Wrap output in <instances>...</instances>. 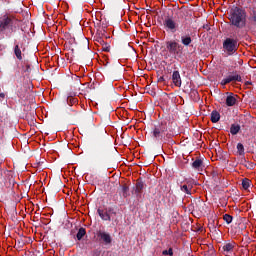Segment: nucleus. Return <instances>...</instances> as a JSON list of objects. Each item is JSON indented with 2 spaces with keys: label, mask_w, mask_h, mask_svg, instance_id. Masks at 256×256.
<instances>
[{
  "label": "nucleus",
  "mask_w": 256,
  "mask_h": 256,
  "mask_svg": "<svg viewBox=\"0 0 256 256\" xmlns=\"http://www.w3.org/2000/svg\"><path fill=\"white\" fill-rule=\"evenodd\" d=\"M229 21L231 25L237 27L238 29H243L245 27V23L247 21V14L245 10L235 7L230 11Z\"/></svg>",
  "instance_id": "f257e3e1"
},
{
  "label": "nucleus",
  "mask_w": 256,
  "mask_h": 256,
  "mask_svg": "<svg viewBox=\"0 0 256 256\" xmlns=\"http://www.w3.org/2000/svg\"><path fill=\"white\" fill-rule=\"evenodd\" d=\"M166 51L174 57V59H181L183 57V46L175 40L166 41Z\"/></svg>",
  "instance_id": "f03ea898"
},
{
  "label": "nucleus",
  "mask_w": 256,
  "mask_h": 256,
  "mask_svg": "<svg viewBox=\"0 0 256 256\" xmlns=\"http://www.w3.org/2000/svg\"><path fill=\"white\" fill-rule=\"evenodd\" d=\"M15 25H17V20H15V18L8 15L2 16L0 18V33H5V31L13 33V31H15Z\"/></svg>",
  "instance_id": "7ed1b4c3"
},
{
  "label": "nucleus",
  "mask_w": 256,
  "mask_h": 256,
  "mask_svg": "<svg viewBox=\"0 0 256 256\" xmlns=\"http://www.w3.org/2000/svg\"><path fill=\"white\" fill-rule=\"evenodd\" d=\"M167 120H162L160 123L154 126L152 130V137L155 141H163L165 139V133H167Z\"/></svg>",
  "instance_id": "20e7f679"
},
{
  "label": "nucleus",
  "mask_w": 256,
  "mask_h": 256,
  "mask_svg": "<svg viewBox=\"0 0 256 256\" xmlns=\"http://www.w3.org/2000/svg\"><path fill=\"white\" fill-rule=\"evenodd\" d=\"M163 27L167 33H177L179 30V23L172 17H166L163 20Z\"/></svg>",
  "instance_id": "39448f33"
},
{
  "label": "nucleus",
  "mask_w": 256,
  "mask_h": 256,
  "mask_svg": "<svg viewBox=\"0 0 256 256\" xmlns=\"http://www.w3.org/2000/svg\"><path fill=\"white\" fill-rule=\"evenodd\" d=\"M223 49L226 50L227 55H235V53H237V49H239L237 46V40L233 38H226L223 42Z\"/></svg>",
  "instance_id": "423d86ee"
},
{
  "label": "nucleus",
  "mask_w": 256,
  "mask_h": 256,
  "mask_svg": "<svg viewBox=\"0 0 256 256\" xmlns=\"http://www.w3.org/2000/svg\"><path fill=\"white\" fill-rule=\"evenodd\" d=\"M242 83L243 82V78L241 77V75L237 74V72H232L229 73V75L222 79V81L220 82V85L225 86V85H229V83Z\"/></svg>",
  "instance_id": "0eeeda50"
},
{
  "label": "nucleus",
  "mask_w": 256,
  "mask_h": 256,
  "mask_svg": "<svg viewBox=\"0 0 256 256\" xmlns=\"http://www.w3.org/2000/svg\"><path fill=\"white\" fill-rule=\"evenodd\" d=\"M97 237L100 243H103V245H111V243H113V238L108 232L99 230L97 232Z\"/></svg>",
  "instance_id": "6e6552de"
},
{
  "label": "nucleus",
  "mask_w": 256,
  "mask_h": 256,
  "mask_svg": "<svg viewBox=\"0 0 256 256\" xmlns=\"http://www.w3.org/2000/svg\"><path fill=\"white\" fill-rule=\"evenodd\" d=\"M237 104V95L227 92L226 105L227 107H234Z\"/></svg>",
  "instance_id": "1a4fd4ad"
},
{
  "label": "nucleus",
  "mask_w": 256,
  "mask_h": 256,
  "mask_svg": "<svg viewBox=\"0 0 256 256\" xmlns=\"http://www.w3.org/2000/svg\"><path fill=\"white\" fill-rule=\"evenodd\" d=\"M143 189H145V182L141 178L136 181L135 194L136 197H141V193H143Z\"/></svg>",
  "instance_id": "9d476101"
},
{
  "label": "nucleus",
  "mask_w": 256,
  "mask_h": 256,
  "mask_svg": "<svg viewBox=\"0 0 256 256\" xmlns=\"http://www.w3.org/2000/svg\"><path fill=\"white\" fill-rule=\"evenodd\" d=\"M97 213L99 217L102 219V221H111V214H109L108 208H106V211L98 208Z\"/></svg>",
  "instance_id": "9b49d317"
},
{
  "label": "nucleus",
  "mask_w": 256,
  "mask_h": 256,
  "mask_svg": "<svg viewBox=\"0 0 256 256\" xmlns=\"http://www.w3.org/2000/svg\"><path fill=\"white\" fill-rule=\"evenodd\" d=\"M172 82L175 85V87H181L182 80H181V74L179 73V71L175 70L172 73Z\"/></svg>",
  "instance_id": "f8f14e48"
},
{
  "label": "nucleus",
  "mask_w": 256,
  "mask_h": 256,
  "mask_svg": "<svg viewBox=\"0 0 256 256\" xmlns=\"http://www.w3.org/2000/svg\"><path fill=\"white\" fill-rule=\"evenodd\" d=\"M94 153L97 157H107V148L105 146H98L95 148Z\"/></svg>",
  "instance_id": "ddd939ff"
},
{
  "label": "nucleus",
  "mask_w": 256,
  "mask_h": 256,
  "mask_svg": "<svg viewBox=\"0 0 256 256\" xmlns=\"http://www.w3.org/2000/svg\"><path fill=\"white\" fill-rule=\"evenodd\" d=\"M181 43H182V45H184V47H189V45H191V43H193V39L191 38L190 35H182Z\"/></svg>",
  "instance_id": "4468645a"
},
{
  "label": "nucleus",
  "mask_w": 256,
  "mask_h": 256,
  "mask_svg": "<svg viewBox=\"0 0 256 256\" xmlns=\"http://www.w3.org/2000/svg\"><path fill=\"white\" fill-rule=\"evenodd\" d=\"M191 189H193V186L187 182V184H183L180 186V191L183 193H186V195H191Z\"/></svg>",
  "instance_id": "2eb2a0df"
},
{
  "label": "nucleus",
  "mask_w": 256,
  "mask_h": 256,
  "mask_svg": "<svg viewBox=\"0 0 256 256\" xmlns=\"http://www.w3.org/2000/svg\"><path fill=\"white\" fill-rule=\"evenodd\" d=\"M14 54L16 56V59H18V61H23V56H22V53H21V47H19V44L15 45Z\"/></svg>",
  "instance_id": "dca6fc26"
},
{
  "label": "nucleus",
  "mask_w": 256,
  "mask_h": 256,
  "mask_svg": "<svg viewBox=\"0 0 256 256\" xmlns=\"http://www.w3.org/2000/svg\"><path fill=\"white\" fill-rule=\"evenodd\" d=\"M219 119H221V114L217 110H213L211 112V121L212 123H219Z\"/></svg>",
  "instance_id": "f3484780"
},
{
  "label": "nucleus",
  "mask_w": 256,
  "mask_h": 256,
  "mask_svg": "<svg viewBox=\"0 0 256 256\" xmlns=\"http://www.w3.org/2000/svg\"><path fill=\"white\" fill-rule=\"evenodd\" d=\"M193 169H196L199 171L200 169H203V160L201 158H197L193 163H192Z\"/></svg>",
  "instance_id": "a211bd4d"
},
{
  "label": "nucleus",
  "mask_w": 256,
  "mask_h": 256,
  "mask_svg": "<svg viewBox=\"0 0 256 256\" xmlns=\"http://www.w3.org/2000/svg\"><path fill=\"white\" fill-rule=\"evenodd\" d=\"M84 235H87V230H85V228L81 227V228H79V230L76 234V239L78 241H81V239H83Z\"/></svg>",
  "instance_id": "6ab92c4d"
},
{
  "label": "nucleus",
  "mask_w": 256,
  "mask_h": 256,
  "mask_svg": "<svg viewBox=\"0 0 256 256\" xmlns=\"http://www.w3.org/2000/svg\"><path fill=\"white\" fill-rule=\"evenodd\" d=\"M120 192L122 193V196L127 199V196L129 195V186L126 184L120 186Z\"/></svg>",
  "instance_id": "aec40b11"
},
{
  "label": "nucleus",
  "mask_w": 256,
  "mask_h": 256,
  "mask_svg": "<svg viewBox=\"0 0 256 256\" xmlns=\"http://www.w3.org/2000/svg\"><path fill=\"white\" fill-rule=\"evenodd\" d=\"M239 131H241V126L240 125H235V124L231 125V127H230L231 135H237V133H239Z\"/></svg>",
  "instance_id": "412c9836"
},
{
  "label": "nucleus",
  "mask_w": 256,
  "mask_h": 256,
  "mask_svg": "<svg viewBox=\"0 0 256 256\" xmlns=\"http://www.w3.org/2000/svg\"><path fill=\"white\" fill-rule=\"evenodd\" d=\"M223 251H226L227 253H229V251H233V249H235V242L232 243H226L223 247H222Z\"/></svg>",
  "instance_id": "4be33fe9"
},
{
  "label": "nucleus",
  "mask_w": 256,
  "mask_h": 256,
  "mask_svg": "<svg viewBox=\"0 0 256 256\" xmlns=\"http://www.w3.org/2000/svg\"><path fill=\"white\" fill-rule=\"evenodd\" d=\"M66 101L70 107H73V105H77V103L79 102V100L77 98L72 97V96H68Z\"/></svg>",
  "instance_id": "5701e85b"
},
{
  "label": "nucleus",
  "mask_w": 256,
  "mask_h": 256,
  "mask_svg": "<svg viewBox=\"0 0 256 256\" xmlns=\"http://www.w3.org/2000/svg\"><path fill=\"white\" fill-rule=\"evenodd\" d=\"M108 209V214L110 215H117V213H119V207L117 206H110L107 208Z\"/></svg>",
  "instance_id": "b1692460"
},
{
  "label": "nucleus",
  "mask_w": 256,
  "mask_h": 256,
  "mask_svg": "<svg viewBox=\"0 0 256 256\" xmlns=\"http://www.w3.org/2000/svg\"><path fill=\"white\" fill-rule=\"evenodd\" d=\"M242 187L245 191H247V189L251 187V180H249V178H244L242 180Z\"/></svg>",
  "instance_id": "393cba45"
},
{
  "label": "nucleus",
  "mask_w": 256,
  "mask_h": 256,
  "mask_svg": "<svg viewBox=\"0 0 256 256\" xmlns=\"http://www.w3.org/2000/svg\"><path fill=\"white\" fill-rule=\"evenodd\" d=\"M236 149H237L238 155L240 156L245 155V146H243V144L238 143Z\"/></svg>",
  "instance_id": "a878e982"
},
{
  "label": "nucleus",
  "mask_w": 256,
  "mask_h": 256,
  "mask_svg": "<svg viewBox=\"0 0 256 256\" xmlns=\"http://www.w3.org/2000/svg\"><path fill=\"white\" fill-rule=\"evenodd\" d=\"M223 220L227 223V225H231V223H233V216L229 214H224Z\"/></svg>",
  "instance_id": "bb28decb"
},
{
  "label": "nucleus",
  "mask_w": 256,
  "mask_h": 256,
  "mask_svg": "<svg viewBox=\"0 0 256 256\" xmlns=\"http://www.w3.org/2000/svg\"><path fill=\"white\" fill-rule=\"evenodd\" d=\"M94 40L96 43H99L100 45H105V40H103V37L101 36H95Z\"/></svg>",
  "instance_id": "cd10ccee"
},
{
  "label": "nucleus",
  "mask_w": 256,
  "mask_h": 256,
  "mask_svg": "<svg viewBox=\"0 0 256 256\" xmlns=\"http://www.w3.org/2000/svg\"><path fill=\"white\" fill-rule=\"evenodd\" d=\"M102 51L109 53V51H111V46H109L106 42H104V44H102Z\"/></svg>",
  "instance_id": "c85d7f7f"
},
{
  "label": "nucleus",
  "mask_w": 256,
  "mask_h": 256,
  "mask_svg": "<svg viewBox=\"0 0 256 256\" xmlns=\"http://www.w3.org/2000/svg\"><path fill=\"white\" fill-rule=\"evenodd\" d=\"M162 255H170L173 256V248H169L168 250H164Z\"/></svg>",
  "instance_id": "c756f323"
},
{
  "label": "nucleus",
  "mask_w": 256,
  "mask_h": 256,
  "mask_svg": "<svg viewBox=\"0 0 256 256\" xmlns=\"http://www.w3.org/2000/svg\"><path fill=\"white\" fill-rule=\"evenodd\" d=\"M105 33H106V31L105 30H100V31H98L97 33H96V36L97 37H104L105 36Z\"/></svg>",
  "instance_id": "7c9ffc66"
},
{
  "label": "nucleus",
  "mask_w": 256,
  "mask_h": 256,
  "mask_svg": "<svg viewBox=\"0 0 256 256\" xmlns=\"http://www.w3.org/2000/svg\"><path fill=\"white\" fill-rule=\"evenodd\" d=\"M94 255H95V256H100V255H101V251L95 250V251H94Z\"/></svg>",
  "instance_id": "2f4dec72"
},
{
  "label": "nucleus",
  "mask_w": 256,
  "mask_h": 256,
  "mask_svg": "<svg viewBox=\"0 0 256 256\" xmlns=\"http://www.w3.org/2000/svg\"><path fill=\"white\" fill-rule=\"evenodd\" d=\"M25 71H27L28 73L31 72V66L26 65V70Z\"/></svg>",
  "instance_id": "473e14b6"
},
{
  "label": "nucleus",
  "mask_w": 256,
  "mask_h": 256,
  "mask_svg": "<svg viewBox=\"0 0 256 256\" xmlns=\"http://www.w3.org/2000/svg\"><path fill=\"white\" fill-rule=\"evenodd\" d=\"M0 98L5 99V93H0Z\"/></svg>",
  "instance_id": "72a5a7b5"
},
{
  "label": "nucleus",
  "mask_w": 256,
  "mask_h": 256,
  "mask_svg": "<svg viewBox=\"0 0 256 256\" xmlns=\"http://www.w3.org/2000/svg\"><path fill=\"white\" fill-rule=\"evenodd\" d=\"M158 81H165V78L161 76Z\"/></svg>",
  "instance_id": "f704fd0d"
},
{
  "label": "nucleus",
  "mask_w": 256,
  "mask_h": 256,
  "mask_svg": "<svg viewBox=\"0 0 256 256\" xmlns=\"http://www.w3.org/2000/svg\"><path fill=\"white\" fill-rule=\"evenodd\" d=\"M199 205H205V203H203V202H199Z\"/></svg>",
  "instance_id": "c9c22d12"
},
{
  "label": "nucleus",
  "mask_w": 256,
  "mask_h": 256,
  "mask_svg": "<svg viewBox=\"0 0 256 256\" xmlns=\"http://www.w3.org/2000/svg\"><path fill=\"white\" fill-rule=\"evenodd\" d=\"M194 95H197V92H196V91L194 92Z\"/></svg>",
  "instance_id": "e433bc0d"
}]
</instances>
